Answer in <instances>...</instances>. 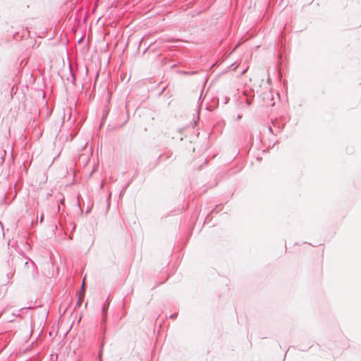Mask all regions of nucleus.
<instances>
[{
	"label": "nucleus",
	"mask_w": 361,
	"mask_h": 361,
	"mask_svg": "<svg viewBox=\"0 0 361 361\" xmlns=\"http://www.w3.org/2000/svg\"><path fill=\"white\" fill-rule=\"evenodd\" d=\"M63 66L64 67H71V65L69 64V62L67 59V54L66 53H63V64H62Z\"/></svg>",
	"instance_id": "nucleus-1"
},
{
	"label": "nucleus",
	"mask_w": 361,
	"mask_h": 361,
	"mask_svg": "<svg viewBox=\"0 0 361 361\" xmlns=\"http://www.w3.org/2000/svg\"><path fill=\"white\" fill-rule=\"evenodd\" d=\"M169 66H170L171 68H173V67L174 66V65H169Z\"/></svg>",
	"instance_id": "nucleus-3"
},
{
	"label": "nucleus",
	"mask_w": 361,
	"mask_h": 361,
	"mask_svg": "<svg viewBox=\"0 0 361 361\" xmlns=\"http://www.w3.org/2000/svg\"><path fill=\"white\" fill-rule=\"evenodd\" d=\"M85 278H84L83 279V282H82V293L80 294L79 295V300H78V303L80 304L81 303V301H82V298L84 297V293H85Z\"/></svg>",
	"instance_id": "nucleus-2"
}]
</instances>
